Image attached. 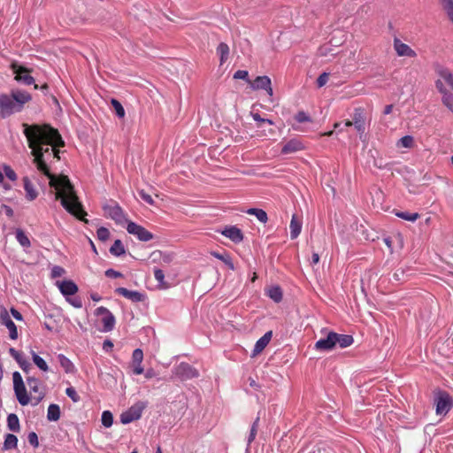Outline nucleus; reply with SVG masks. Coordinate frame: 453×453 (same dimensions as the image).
<instances>
[{"instance_id": "6e6d98bb", "label": "nucleus", "mask_w": 453, "mask_h": 453, "mask_svg": "<svg viewBox=\"0 0 453 453\" xmlns=\"http://www.w3.org/2000/svg\"><path fill=\"white\" fill-rule=\"evenodd\" d=\"M446 12L448 18L453 22V3L442 7Z\"/></svg>"}, {"instance_id": "b1692460", "label": "nucleus", "mask_w": 453, "mask_h": 453, "mask_svg": "<svg viewBox=\"0 0 453 453\" xmlns=\"http://www.w3.org/2000/svg\"><path fill=\"white\" fill-rule=\"evenodd\" d=\"M23 183H24L25 191L27 193V198L29 201L35 200L37 197L38 194H37L36 190L35 189V188H34L32 182L30 181L29 178L28 177H24L23 178Z\"/></svg>"}, {"instance_id": "a878e982", "label": "nucleus", "mask_w": 453, "mask_h": 453, "mask_svg": "<svg viewBox=\"0 0 453 453\" xmlns=\"http://www.w3.org/2000/svg\"><path fill=\"white\" fill-rule=\"evenodd\" d=\"M267 296L275 303H280L282 300V290L279 286H273L267 290Z\"/></svg>"}, {"instance_id": "ea45409f", "label": "nucleus", "mask_w": 453, "mask_h": 453, "mask_svg": "<svg viewBox=\"0 0 453 453\" xmlns=\"http://www.w3.org/2000/svg\"><path fill=\"white\" fill-rule=\"evenodd\" d=\"M113 423V415L110 411H104L102 413V424L105 427H110Z\"/></svg>"}, {"instance_id": "603ef678", "label": "nucleus", "mask_w": 453, "mask_h": 453, "mask_svg": "<svg viewBox=\"0 0 453 453\" xmlns=\"http://www.w3.org/2000/svg\"><path fill=\"white\" fill-rule=\"evenodd\" d=\"M27 440H28V442L34 448H37L39 446V441H38V436H37L36 433H35V432L29 433L28 436H27Z\"/></svg>"}, {"instance_id": "7ed1b4c3", "label": "nucleus", "mask_w": 453, "mask_h": 453, "mask_svg": "<svg viewBox=\"0 0 453 453\" xmlns=\"http://www.w3.org/2000/svg\"><path fill=\"white\" fill-rule=\"evenodd\" d=\"M32 99L31 95L26 91L16 89L11 95H0V117L5 119L14 112L20 111L25 104Z\"/></svg>"}, {"instance_id": "f8f14e48", "label": "nucleus", "mask_w": 453, "mask_h": 453, "mask_svg": "<svg viewBox=\"0 0 453 453\" xmlns=\"http://www.w3.org/2000/svg\"><path fill=\"white\" fill-rule=\"evenodd\" d=\"M144 406L142 403L135 404L120 415L122 424H129L141 418Z\"/></svg>"}, {"instance_id": "20e7f679", "label": "nucleus", "mask_w": 453, "mask_h": 453, "mask_svg": "<svg viewBox=\"0 0 453 453\" xmlns=\"http://www.w3.org/2000/svg\"><path fill=\"white\" fill-rule=\"evenodd\" d=\"M435 73L438 76L435 81V88L439 92L447 90L453 91V73L447 67L438 65L435 68Z\"/></svg>"}, {"instance_id": "37998d69", "label": "nucleus", "mask_w": 453, "mask_h": 453, "mask_svg": "<svg viewBox=\"0 0 453 453\" xmlns=\"http://www.w3.org/2000/svg\"><path fill=\"white\" fill-rule=\"evenodd\" d=\"M295 120L300 124L302 123H306V122H309V123H311L312 122V119L306 113L304 112L303 111H298L295 117H294Z\"/></svg>"}, {"instance_id": "6ab92c4d", "label": "nucleus", "mask_w": 453, "mask_h": 453, "mask_svg": "<svg viewBox=\"0 0 453 453\" xmlns=\"http://www.w3.org/2000/svg\"><path fill=\"white\" fill-rule=\"evenodd\" d=\"M222 234L235 243L241 242L243 239V234L241 229L236 226L226 227L224 231H222Z\"/></svg>"}, {"instance_id": "9b49d317", "label": "nucleus", "mask_w": 453, "mask_h": 453, "mask_svg": "<svg viewBox=\"0 0 453 453\" xmlns=\"http://www.w3.org/2000/svg\"><path fill=\"white\" fill-rule=\"evenodd\" d=\"M351 123L361 137L365 132V113L363 108L358 107L354 110Z\"/></svg>"}, {"instance_id": "09e8293b", "label": "nucleus", "mask_w": 453, "mask_h": 453, "mask_svg": "<svg viewBox=\"0 0 453 453\" xmlns=\"http://www.w3.org/2000/svg\"><path fill=\"white\" fill-rule=\"evenodd\" d=\"M65 394L74 402L77 403L80 401V396L74 388L70 387L65 389Z\"/></svg>"}, {"instance_id": "39448f33", "label": "nucleus", "mask_w": 453, "mask_h": 453, "mask_svg": "<svg viewBox=\"0 0 453 453\" xmlns=\"http://www.w3.org/2000/svg\"><path fill=\"white\" fill-rule=\"evenodd\" d=\"M103 210L105 217L114 220L117 225L127 224V214L116 201L111 200L103 206Z\"/></svg>"}, {"instance_id": "58836bf2", "label": "nucleus", "mask_w": 453, "mask_h": 453, "mask_svg": "<svg viewBox=\"0 0 453 453\" xmlns=\"http://www.w3.org/2000/svg\"><path fill=\"white\" fill-rule=\"evenodd\" d=\"M213 256L219 259H220L222 262H224L230 270H234V263L230 257L229 255L227 254H219V253H217V252H214L213 253Z\"/></svg>"}, {"instance_id": "7c9ffc66", "label": "nucleus", "mask_w": 453, "mask_h": 453, "mask_svg": "<svg viewBox=\"0 0 453 453\" xmlns=\"http://www.w3.org/2000/svg\"><path fill=\"white\" fill-rule=\"evenodd\" d=\"M217 52L220 56V63L223 64L228 58L229 47L225 42H220L217 47Z\"/></svg>"}, {"instance_id": "c9c22d12", "label": "nucleus", "mask_w": 453, "mask_h": 453, "mask_svg": "<svg viewBox=\"0 0 453 453\" xmlns=\"http://www.w3.org/2000/svg\"><path fill=\"white\" fill-rule=\"evenodd\" d=\"M395 215L398 218H401L404 220L411 221V222H414L418 219H419V214L418 212L410 213L407 211H398V212H395Z\"/></svg>"}, {"instance_id": "f3484780", "label": "nucleus", "mask_w": 453, "mask_h": 453, "mask_svg": "<svg viewBox=\"0 0 453 453\" xmlns=\"http://www.w3.org/2000/svg\"><path fill=\"white\" fill-rule=\"evenodd\" d=\"M305 149V146L301 140L297 138L288 141L281 148V154H291L301 151Z\"/></svg>"}, {"instance_id": "e2e57ef3", "label": "nucleus", "mask_w": 453, "mask_h": 453, "mask_svg": "<svg viewBox=\"0 0 453 453\" xmlns=\"http://www.w3.org/2000/svg\"><path fill=\"white\" fill-rule=\"evenodd\" d=\"M133 372L134 374H142L143 372V368L142 366V364H134V369H133Z\"/></svg>"}, {"instance_id": "a211bd4d", "label": "nucleus", "mask_w": 453, "mask_h": 453, "mask_svg": "<svg viewBox=\"0 0 453 453\" xmlns=\"http://www.w3.org/2000/svg\"><path fill=\"white\" fill-rule=\"evenodd\" d=\"M116 293H118L119 295H120L134 303L143 302L145 300L144 294L135 291V290H129L123 287L118 288L116 289Z\"/></svg>"}, {"instance_id": "9d476101", "label": "nucleus", "mask_w": 453, "mask_h": 453, "mask_svg": "<svg viewBox=\"0 0 453 453\" xmlns=\"http://www.w3.org/2000/svg\"><path fill=\"white\" fill-rule=\"evenodd\" d=\"M127 231L130 234L136 236L142 242H149L153 239V234L150 232L133 221L127 222Z\"/></svg>"}, {"instance_id": "2f4dec72", "label": "nucleus", "mask_w": 453, "mask_h": 453, "mask_svg": "<svg viewBox=\"0 0 453 453\" xmlns=\"http://www.w3.org/2000/svg\"><path fill=\"white\" fill-rule=\"evenodd\" d=\"M18 444V438L16 435L12 434H8L5 436L4 442V449H15Z\"/></svg>"}, {"instance_id": "052dcab7", "label": "nucleus", "mask_w": 453, "mask_h": 453, "mask_svg": "<svg viewBox=\"0 0 453 453\" xmlns=\"http://www.w3.org/2000/svg\"><path fill=\"white\" fill-rule=\"evenodd\" d=\"M11 313L12 315L13 316V318L16 319V320H19V321H21L23 320V316L21 315V313L17 311L16 309L14 308H12L11 309Z\"/></svg>"}, {"instance_id": "ddd939ff", "label": "nucleus", "mask_w": 453, "mask_h": 453, "mask_svg": "<svg viewBox=\"0 0 453 453\" xmlns=\"http://www.w3.org/2000/svg\"><path fill=\"white\" fill-rule=\"evenodd\" d=\"M0 323L8 328L9 335L12 340H16L18 338L17 326L12 320L7 310L3 306L0 311Z\"/></svg>"}, {"instance_id": "774afa93", "label": "nucleus", "mask_w": 453, "mask_h": 453, "mask_svg": "<svg viewBox=\"0 0 453 453\" xmlns=\"http://www.w3.org/2000/svg\"><path fill=\"white\" fill-rule=\"evenodd\" d=\"M112 347H113V344L111 341H109V340L104 341V346H103L104 349L108 350L109 349H111Z\"/></svg>"}, {"instance_id": "338daca9", "label": "nucleus", "mask_w": 453, "mask_h": 453, "mask_svg": "<svg viewBox=\"0 0 453 453\" xmlns=\"http://www.w3.org/2000/svg\"><path fill=\"white\" fill-rule=\"evenodd\" d=\"M70 303L76 308H81L82 306L81 301L80 299H73L70 301Z\"/></svg>"}, {"instance_id": "dca6fc26", "label": "nucleus", "mask_w": 453, "mask_h": 453, "mask_svg": "<svg viewBox=\"0 0 453 453\" xmlns=\"http://www.w3.org/2000/svg\"><path fill=\"white\" fill-rule=\"evenodd\" d=\"M334 332H329L326 338L320 339L315 343V349L319 351H330L334 349L335 342Z\"/></svg>"}, {"instance_id": "c85d7f7f", "label": "nucleus", "mask_w": 453, "mask_h": 453, "mask_svg": "<svg viewBox=\"0 0 453 453\" xmlns=\"http://www.w3.org/2000/svg\"><path fill=\"white\" fill-rule=\"evenodd\" d=\"M7 426L12 432L19 431V420L16 414L12 413L7 417Z\"/></svg>"}, {"instance_id": "1a4fd4ad", "label": "nucleus", "mask_w": 453, "mask_h": 453, "mask_svg": "<svg viewBox=\"0 0 453 453\" xmlns=\"http://www.w3.org/2000/svg\"><path fill=\"white\" fill-rule=\"evenodd\" d=\"M95 314L96 316H102L103 332H110L114 328L115 318L107 308L100 306L96 310Z\"/></svg>"}, {"instance_id": "5fc2aeb1", "label": "nucleus", "mask_w": 453, "mask_h": 453, "mask_svg": "<svg viewBox=\"0 0 453 453\" xmlns=\"http://www.w3.org/2000/svg\"><path fill=\"white\" fill-rule=\"evenodd\" d=\"M10 355L19 363L22 358V354L16 350L14 348H10L9 349Z\"/></svg>"}, {"instance_id": "a19ab883", "label": "nucleus", "mask_w": 453, "mask_h": 453, "mask_svg": "<svg viewBox=\"0 0 453 453\" xmlns=\"http://www.w3.org/2000/svg\"><path fill=\"white\" fill-rule=\"evenodd\" d=\"M111 104L112 107L114 108L117 116L120 119L124 118L125 117V110H124L122 104L117 99H114V98L111 99Z\"/></svg>"}, {"instance_id": "bf43d9fd", "label": "nucleus", "mask_w": 453, "mask_h": 453, "mask_svg": "<svg viewBox=\"0 0 453 453\" xmlns=\"http://www.w3.org/2000/svg\"><path fill=\"white\" fill-rule=\"evenodd\" d=\"M64 269L60 266H55L53 269H52V276L53 277H60L63 273H64Z\"/></svg>"}, {"instance_id": "79ce46f5", "label": "nucleus", "mask_w": 453, "mask_h": 453, "mask_svg": "<svg viewBox=\"0 0 453 453\" xmlns=\"http://www.w3.org/2000/svg\"><path fill=\"white\" fill-rule=\"evenodd\" d=\"M154 277L156 280L160 284V286L163 288H169V285L165 282V274L164 272L161 269H155L154 270Z\"/></svg>"}, {"instance_id": "49530a36", "label": "nucleus", "mask_w": 453, "mask_h": 453, "mask_svg": "<svg viewBox=\"0 0 453 453\" xmlns=\"http://www.w3.org/2000/svg\"><path fill=\"white\" fill-rule=\"evenodd\" d=\"M96 234L100 241H106L110 237V231L106 227L101 226L97 229Z\"/></svg>"}, {"instance_id": "4c0bfd02", "label": "nucleus", "mask_w": 453, "mask_h": 453, "mask_svg": "<svg viewBox=\"0 0 453 453\" xmlns=\"http://www.w3.org/2000/svg\"><path fill=\"white\" fill-rule=\"evenodd\" d=\"M32 357L34 363L40 368L42 371H48L49 367L43 358L38 356L35 352H32Z\"/></svg>"}, {"instance_id": "2eb2a0df", "label": "nucleus", "mask_w": 453, "mask_h": 453, "mask_svg": "<svg viewBox=\"0 0 453 453\" xmlns=\"http://www.w3.org/2000/svg\"><path fill=\"white\" fill-rule=\"evenodd\" d=\"M394 49L399 57L416 58L417 53L408 44L403 42L400 39H394Z\"/></svg>"}, {"instance_id": "c03bdc74", "label": "nucleus", "mask_w": 453, "mask_h": 453, "mask_svg": "<svg viewBox=\"0 0 453 453\" xmlns=\"http://www.w3.org/2000/svg\"><path fill=\"white\" fill-rule=\"evenodd\" d=\"M258 422H259V418L257 417L251 426L250 435L248 437V447H250V445L253 442V441L256 438V435L257 433Z\"/></svg>"}, {"instance_id": "3c124183", "label": "nucleus", "mask_w": 453, "mask_h": 453, "mask_svg": "<svg viewBox=\"0 0 453 453\" xmlns=\"http://www.w3.org/2000/svg\"><path fill=\"white\" fill-rule=\"evenodd\" d=\"M249 73L245 70H238L234 74V79H240V80H245L249 83H250V81L249 80Z\"/></svg>"}, {"instance_id": "8fccbe9b", "label": "nucleus", "mask_w": 453, "mask_h": 453, "mask_svg": "<svg viewBox=\"0 0 453 453\" xmlns=\"http://www.w3.org/2000/svg\"><path fill=\"white\" fill-rule=\"evenodd\" d=\"M328 79H329V73H321L317 79L318 88H322L323 86H325L326 84V82L328 81Z\"/></svg>"}, {"instance_id": "cd10ccee", "label": "nucleus", "mask_w": 453, "mask_h": 453, "mask_svg": "<svg viewBox=\"0 0 453 453\" xmlns=\"http://www.w3.org/2000/svg\"><path fill=\"white\" fill-rule=\"evenodd\" d=\"M16 239L18 242L24 248H29L31 246L30 240L28 236L26 234V233L20 229L18 228L15 232Z\"/></svg>"}, {"instance_id": "f257e3e1", "label": "nucleus", "mask_w": 453, "mask_h": 453, "mask_svg": "<svg viewBox=\"0 0 453 453\" xmlns=\"http://www.w3.org/2000/svg\"><path fill=\"white\" fill-rule=\"evenodd\" d=\"M24 134L28 146L32 149L34 163L38 171L50 179V186L55 189V198L59 200L61 205L76 219L88 223L87 212L74 190L68 176L52 174L44 158L43 146L51 147V157H59L58 148L64 147L65 142L58 131L49 125H27L23 124Z\"/></svg>"}, {"instance_id": "4be33fe9", "label": "nucleus", "mask_w": 453, "mask_h": 453, "mask_svg": "<svg viewBox=\"0 0 453 453\" xmlns=\"http://www.w3.org/2000/svg\"><path fill=\"white\" fill-rule=\"evenodd\" d=\"M333 336L334 337L335 346L339 345L342 349L350 346L354 342L353 337L349 334H341L334 332Z\"/></svg>"}, {"instance_id": "0e129e2a", "label": "nucleus", "mask_w": 453, "mask_h": 453, "mask_svg": "<svg viewBox=\"0 0 453 453\" xmlns=\"http://www.w3.org/2000/svg\"><path fill=\"white\" fill-rule=\"evenodd\" d=\"M44 158L47 160L50 157H51V148L49 146H43Z\"/></svg>"}, {"instance_id": "5701e85b", "label": "nucleus", "mask_w": 453, "mask_h": 453, "mask_svg": "<svg viewBox=\"0 0 453 453\" xmlns=\"http://www.w3.org/2000/svg\"><path fill=\"white\" fill-rule=\"evenodd\" d=\"M289 229H290V237L292 240L297 238V236L300 234L302 230V221L297 218L296 215H293L290 224H289Z\"/></svg>"}, {"instance_id": "a18cd8bd", "label": "nucleus", "mask_w": 453, "mask_h": 453, "mask_svg": "<svg viewBox=\"0 0 453 453\" xmlns=\"http://www.w3.org/2000/svg\"><path fill=\"white\" fill-rule=\"evenodd\" d=\"M133 364H142L143 359V353L141 349H135L132 355Z\"/></svg>"}, {"instance_id": "4468645a", "label": "nucleus", "mask_w": 453, "mask_h": 453, "mask_svg": "<svg viewBox=\"0 0 453 453\" xmlns=\"http://www.w3.org/2000/svg\"><path fill=\"white\" fill-rule=\"evenodd\" d=\"M250 84L254 90L264 89L268 96H273V95L271 79L266 75L257 76L254 81H250Z\"/></svg>"}, {"instance_id": "c756f323", "label": "nucleus", "mask_w": 453, "mask_h": 453, "mask_svg": "<svg viewBox=\"0 0 453 453\" xmlns=\"http://www.w3.org/2000/svg\"><path fill=\"white\" fill-rule=\"evenodd\" d=\"M250 215H254L261 223H266L268 220L267 213L262 209L250 208L247 211Z\"/></svg>"}, {"instance_id": "680f3d73", "label": "nucleus", "mask_w": 453, "mask_h": 453, "mask_svg": "<svg viewBox=\"0 0 453 453\" xmlns=\"http://www.w3.org/2000/svg\"><path fill=\"white\" fill-rule=\"evenodd\" d=\"M18 364L24 372H27L30 367L29 362H27L24 357Z\"/></svg>"}, {"instance_id": "f03ea898", "label": "nucleus", "mask_w": 453, "mask_h": 453, "mask_svg": "<svg viewBox=\"0 0 453 453\" xmlns=\"http://www.w3.org/2000/svg\"><path fill=\"white\" fill-rule=\"evenodd\" d=\"M12 380L16 398L22 406L27 405L31 400L35 401L34 405H37L44 398L45 392L39 379L35 377L27 378L31 396L27 394L23 379L19 372L12 373Z\"/></svg>"}, {"instance_id": "412c9836", "label": "nucleus", "mask_w": 453, "mask_h": 453, "mask_svg": "<svg viewBox=\"0 0 453 453\" xmlns=\"http://www.w3.org/2000/svg\"><path fill=\"white\" fill-rule=\"evenodd\" d=\"M272 331L266 332L259 340L257 341L252 356L259 354L264 350V349L268 345L272 339Z\"/></svg>"}, {"instance_id": "393cba45", "label": "nucleus", "mask_w": 453, "mask_h": 453, "mask_svg": "<svg viewBox=\"0 0 453 453\" xmlns=\"http://www.w3.org/2000/svg\"><path fill=\"white\" fill-rule=\"evenodd\" d=\"M47 418L49 421H58L60 418V408L58 404H50L47 411Z\"/></svg>"}, {"instance_id": "4d7b16f0", "label": "nucleus", "mask_w": 453, "mask_h": 453, "mask_svg": "<svg viewBox=\"0 0 453 453\" xmlns=\"http://www.w3.org/2000/svg\"><path fill=\"white\" fill-rule=\"evenodd\" d=\"M273 134H275V131L273 128H269L267 130V127H265V129L262 127L259 133L257 134L258 136H267Z\"/></svg>"}, {"instance_id": "72a5a7b5", "label": "nucleus", "mask_w": 453, "mask_h": 453, "mask_svg": "<svg viewBox=\"0 0 453 453\" xmlns=\"http://www.w3.org/2000/svg\"><path fill=\"white\" fill-rule=\"evenodd\" d=\"M110 252L114 256H121L125 254V249L120 240H116L110 249Z\"/></svg>"}, {"instance_id": "473e14b6", "label": "nucleus", "mask_w": 453, "mask_h": 453, "mask_svg": "<svg viewBox=\"0 0 453 453\" xmlns=\"http://www.w3.org/2000/svg\"><path fill=\"white\" fill-rule=\"evenodd\" d=\"M396 146L411 149L414 146V138L411 135H405L398 140Z\"/></svg>"}, {"instance_id": "6e6552de", "label": "nucleus", "mask_w": 453, "mask_h": 453, "mask_svg": "<svg viewBox=\"0 0 453 453\" xmlns=\"http://www.w3.org/2000/svg\"><path fill=\"white\" fill-rule=\"evenodd\" d=\"M174 374L180 380H188L199 376V372L196 368L184 362L174 368Z\"/></svg>"}, {"instance_id": "864d4df0", "label": "nucleus", "mask_w": 453, "mask_h": 453, "mask_svg": "<svg viewBox=\"0 0 453 453\" xmlns=\"http://www.w3.org/2000/svg\"><path fill=\"white\" fill-rule=\"evenodd\" d=\"M139 195L141 198L145 201L147 203L152 205L154 204V200L150 195L146 193L143 189L139 190Z\"/></svg>"}, {"instance_id": "aec40b11", "label": "nucleus", "mask_w": 453, "mask_h": 453, "mask_svg": "<svg viewBox=\"0 0 453 453\" xmlns=\"http://www.w3.org/2000/svg\"><path fill=\"white\" fill-rule=\"evenodd\" d=\"M60 292L64 296H73L77 293L78 287L72 280H63L61 282H58Z\"/></svg>"}, {"instance_id": "de8ad7c7", "label": "nucleus", "mask_w": 453, "mask_h": 453, "mask_svg": "<svg viewBox=\"0 0 453 453\" xmlns=\"http://www.w3.org/2000/svg\"><path fill=\"white\" fill-rule=\"evenodd\" d=\"M4 172L5 176L9 180H11L12 181L17 180L16 173L12 170V168L10 165H4Z\"/></svg>"}, {"instance_id": "f704fd0d", "label": "nucleus", "mask_w": 453, "mask_h": 453, "mask_svg": "<svg viewBox=\"0 0 453 453\" xmlns=\"http://www.w3.org/2000/svg\"><path fill=\"white\" fill-rule=\"evenodd\" d=\"M58 358L60 365L65 369V372H72L73 371V365L66 357L60 354Z\"/></svg>"}, {"instance_id": "423d86ee", "label": "nucleus", "mask_w": 453, "mask_h": 453, "mask_svg": "<svg viewBox=\"0 0 453 453\" xmlns=\"http://www.w3.org/2000/svg\"><path fill=\"white\" fill-rule=\"evenodd\" d=\"M437 415H446L453 407V398L443 390H438L434 395Z\"/></svg>"}, {"instance_id": "13d9d810", "label": "nucleus", "mask_w": 453, "mask_h": 453, "mask_svg": "<svg viewBox=\"0 0 453 453\" xmlns=\"http://www.w3.org/2000/svg\"><path fill=\"white\" fill-rule=\"evenodd\" d=\"M105 275L107 277H111V278H119L120 277L122 274L119 273V272H117L113 269H108L106 272H105Z\"/></svg>"}, {"instance_id": "69168bd1", "label": "nucleus", "mask_w": 453, "mask_h": 453, "mask_svg": "<svg viewBox=\"0 0 453 453\" xmlns=\"http://www.w3.org/2000/svg\"><path fill=\"white\" fill-rule=\"evenodd\" d=\"M3 208L5 211V214L9 217V218H12L13 216V210L8 206V205H3Z\"/></svg>"}, {"instance_id": "bb28decb", "label": "nucleus", "mask_w": 453, "mask_h": 453, "mask_svg": "<svg viewBox=\"0 0 453 453\" xmlns=\"http://www.w3.org/2000/svg\"><path fill=\"white\" fill-rule=\"evenodd\" d=\"M439 93L441 95L442 104L453 112V91L450 89Z\"/></svg>"}, {"instance_id": "0eeeda50", "label": "nucleus", "mask_w": 453, "mask_h": 453, "mask_svg": "<svg viewBox=\"0 0 453 453\" xmlns=\"http://www.w3.org/2000/svg\"><path fill=\"white\" fill-rule=\"evenodd\" d=\"M11 68L15 73V80L19 82H22L26 85L35 84V79L30 75L31 70L19 65L17 62H13L11 65Z\"/></svg>"}, {"instance_id": "e433bc0d", "label": "nucleus", "mask_w": 453, "mask_h": 453, "mask_svg": "<svg viewBox=\"0 0 453 453\" xmlns=\"http://www.w3.org/2000/svg\"><path fill=\"white\" fill-rule=\"evenodd\" d=\"M251 116L255 121L257 122V128L264 127V125L268 124L269 126L273 125V121L268 119H263L261 116L257 112H251Z\"/></svg>"}]
</instances>
